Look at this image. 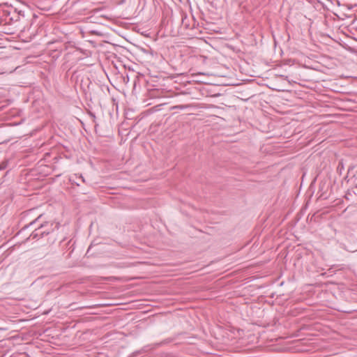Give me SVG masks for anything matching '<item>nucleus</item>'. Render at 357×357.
I'll return each mask as SVG.
<instances>
[{
	"label": "nucleus",
	"mask_w": 357,
	"mask_h": 357,
	"mask_svg": "<svg viewBox=\"0 0 357 357\" xmlns=\"http://www.w3.org/2000/svg\"><path fill=\"white\" fill-rule=\"evenodd\" d=\"M53 222H46L43 224H40L37 228H36L26 240L31 239H39L43 237L45 235H47L50 233L54 231V229H58L59 227V223L56 222L55 226L53 227Z\"/></svg>",
	"instance_id": "obj_1"
},
{
	"label": "nucleus",
	"mask_w": 357,
	"mask_h": 357,
	"mask_svg": "<svg viewBox=\"0 0 357 357\" xmlns=\"http://www.w3.org/2000/svg\"><path fill=\"white\" fill-rule=\"evenodd\" d=\"M175 107L181 109H185L187 107V106L186 105H177Z\"/></svg>",
	"instance_id": "obj_2"
},
{
	"label": "nucleus",
	"mask_w": 357,
	"mask_h": 357,
	"mask_svg": "<svg viewBox=\"0 0 357 357\" xmlns=\"http://www.w3.org/2000/svg\"><path fill=\"white\" fill-rule=\"evenodd\" d=\"M78 178L82 181V183H85V179L82 175H79Z\"/></svg>",
	"instance_id": "obj_3"
},
{
	"label": "nucleus",
	"mask_w": 357,
	"mask_h": 357,
	"mask_svg": "<svg viewBox=\"0 0 357 357\" xmlns=\"http://www.w3.org/2000/svg\"><path fill=\"white\" fill-rule=\"evenodd\" d=\"M36 220H36L35 221L31 222L29 224V226H31V225H33Z\"/></svg>",
	"instance_id": "obj_4"
},
{
	"label": "nucleus",
	"mask_w": 357,
	"mask_h": 357,
	"mask_svg": "<svg viewBox=\"0 0 357 357\" xmlns=\"http://www.w3.org/2000/svg\"><path fill=\"white\" fill-rule=\"evenodd\" d=\"M29 226H26L24 227H23V229L20 231V232H22L23 230H24L26 227H28Z\"/></svg>",
	"instance_id": "obj_5"
},
{
	"label": "nucleus",
	"mask_w": 357,
	"mask_h": 357,
	"mask_svg": "<svg viewBox=\"0 0 357 357\" xmlns=\"http://www.w3.org/2000/svg\"><path fill=\"white\" fill-rule=\"evenodd\" d=\"M75 184L77 185V186H79L80 185V183H78V182H75Z\"/></svg>",
	"instance_id": "obj_6"
},
{
	"label": "nucleus",
	"mask_w": 357,
	"mask_h": 357,
	"mask_svg": "<svg viewBox=\"0 0 357 357\" xmlns=\"http://www.w3.org/2000/svg\"><path fill=\"white\" fill-rule=\"evenodd\" d=\"M139 351H137V352L134 353L133 355L135 356L137 354H139Z\"/></svg>",
	"instance_id": "obj_7"
}]
</instances>
